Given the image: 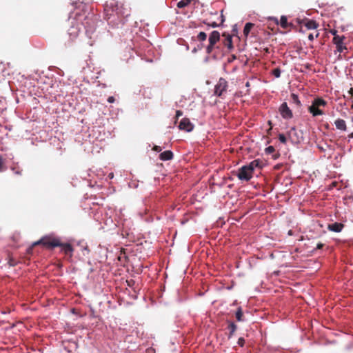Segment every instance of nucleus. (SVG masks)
Masks as SVG:
<instances>
[{
	"label": "nucleus",
	"instance_id": "10",
	"mask_svg": "<svg viewBox=\"0 0 353 353\" xmlns=\"http://www.w3.org/2000/svg\"><path fill=\"white\" fill-rule=\"evenodd\" d=\"M345 38L344 36L334 37L332 39L333 43L336 45V50L340 53L343 52L344 50H347L346 46L343 45Z\"/></svg>",
	"mask_w": 353,
	"mask_h": 353
},
{
	"label": "nucleus",
	"instance_id": "31",
	"mask_svg": "<svg viewBox=\"0 0 353 353\" xmlns=\"http://www.w3.org/2000/svg\"><path fill=\"white\" fill-rule=\"evenodd\" d=\"M204 23L207 24L206 22L204 21ZM208 26L212 27V28H216L218 26H219L221 24L220 23H217L216 22H212L211 23H208Z\"/></svg>",
	"mask_w": 353,
	"mask_h": 353
},
{
	"label": "nucleus",
	"instance_id": "34",
	"mask_svg": "<svg viewBox=\"0 0 353 353\" xmlns=\"http://www.w3.org/2000/svg\"><path fill=\"white\" fill-rule=\"evenodd\" d=\"M161 150H162V149H161V147L158 146V145H155V146H154V148H153V150H154V151H156V152H161Z\"/></svg>",
	"mask_w": 353,
	"mask_h": 353
},
{
	"label": "nucleus",
	"instance_id": "40",
	"mask_svg": "<svg viewBox=\"0 0 353 353\" xmlns=\"http://www.w3.org/2000/svg\"><path fill=\"white\" fill-rule=\"evenodd\" d=\"M9 264H10V265H12V266H13V265H15V263H14L12 260H10V261H9Z\"/></svg>",
	"mask_w": 353,
	"mask_h": 353
},
{
	"label": "nucleus",
	"instance_id": "14",
	"mask_svg": "<svg viewBox=\"0 0 353 353\" xmlns=\"http://www.w3.org/2000/svg\"><path fill=\"white\" fill-rule=\"evenodd\" d=\"M58 247L61 248V251L63 252L65 254L72 256L74 250L70 243H63L60 241V245H58Z\"/></svg>",
	"mask_w": 353,
	"mask_h": 353
},
{
	"label": "nucleus",
	"instance_id": "26",
	"mask_svg": "<svg viewBox=\"0 0 353 353\" xmlns=\"http://www.w3.org/2000/svg\"><path fill=\"white\" fill-rule=\"evenodd\" d=\"M206 38H207V34L204 32H199V34L197 36L198 40H199L201 41H205L206 39Z\"/></svg>",
	"mask_w": 353,
	"mask_h": 353
},
{
	"label": "nucleus",
	"instance_id": "15",
	"mask_svg": "<svg viewBox=\"0 0 353 353\" xmlns=\"http://www.w3.org/2000/svg\"><path fill=\"white\" fill-rule=\"evenodd\" d=\"M344 225L341 223L335 222L327 225V229L335 232H340L343 228Z\"/></svg>",
	"mask_w": 353,
	"mask_h": 353
},
{
	"label": "nucleus",
	"instance_id": "36",
	"mask_svg": "<svg viewBox=\"0 0 353 353\" xmlns=\"http://www.w3.org/2000/svg\"><path fill=\"white\" fill-rule=\"evenodd\" d=\"M324 244L322 243H319L317 245H316V249L317 250H319V249H322L323 247H324Z\"/></svg>",
	"mask_w": 353,
	"mask_h": 353
},
{
	"label": "nucleus",
	"instance_id": "19",
	"mask_svg": "<svg viewBox=\"0 0 353 353\" xmlns=\"http://www.w3.org/2000/svg\"><path fill=\"white\" fill-rule=\"evenodd\" d=\"M334 124L336 128L339 130L345 131L347 130V126L345 121L342 119H338L335 121Z\"/></svg>",
	"mask_w": 353,
	"mask_h": 353
},
{
	"label": "nucleus",
	"instance_id": "41",
	"mask_svg": "<svg viewBox=\"0 0 353 353\" xmlns=\"http://www.w3.org/2000/svg\"><path fill=\"white\" fill-rule=\"evenodd\" d=\"M349 93L351 94L352 97H353V88H350L349 90Z\"/></svg>",
	"mask_w": 353,
	"mask_h": 353
},
{
	"label": "nucleus",
	"instance_id": "27",
	"mask_svg": "<svg viewBox=\"0 0 353 353\" xmlns=\"http://www.w3.org/2000/svg\"><path fill=\"white\" fill-rule=\"evenodd\" d=\"M272 74L276 78H279L281 76V70L279 68H274L272 71Z\"/></svg>",
	"mask_w": 353,
	"mask_h": 353
},
{
	"label": "nucleus",
	"instance_id": "6",
	"mask_svg": "<svg viewBox=\"0 0 353 353\" xmlns=\"http://www.w3.org/2000/svg\"><path fill=\"white\" fill-rule=\"evenodd\" d=\"M220 40V33L216 31H212L209 36V44L206 47V53L210 54L212 52L213 50L216 48V44Z\"/></svg>",
	"mask_w": 353,
	"mask_h": 353
},
{
	"label": "nucleus",
	"instance_id": "25",
	"mask_svg": "<svg viewBox=\"0 0 353 353\" xmlns=\"http://www.w3.org/2000/svg\"><path fill=\"white\" fill-rule=\"evenodd\" d=\"M6 170V166L5 165V162L1 156H0V172H3Z\"/></svg>",
	"mask_w": 353,
	"mask_h": 353
},
{
	"label": "nucleus",
	"instance_id": "47",
	"mask_svg": "<svg viewBox=\"0 0 353 353\" xmlns=\"http://www.w3.org/2000/svg\"><path fill=\"white\" fill-rule=\"evenodd\" d=\"M352 108H353V105H352Z\"/></svg>",
	"mask_w": 353,
	"mask_h": 353
},
{
	"label": "nucleus",
	"instance_id": "28",
	"mask_svg": "<svg viewBox=\"0 0 353 353\" xmlns=\"http://www.w3.org/2000/svg\"><path fill=\"white\" fill-rule=\"evenodd\" d=\"M279 139L282 143H283V144L286 143L287 139H286L285 136L283 134H279Z\"/></svg>",
	"mask_w": 353,
	"mask_h": 353
},
{
	"label": "nucleus",
	"instance_id": "9",
	"mask_svg": "<svg viewBox=\"0 0 353 353\" xmlns=\"http://www.w3.org/2000/svg\"><path fill=\"white\" fill-rule=\"evenodd\" d=\"M279 112L282 117L285 119H290L293 117L292 110L290 109L287 103L285 102L281 105L279 108Z\"/></svg>",
	"mask_w": 353,
	"mask_h": 353
},
{
	"label": "nucleus",
	"instance_id": "44",
	"mask_svg": "<svg viewBox=\"0 0 353 353\" xmlns=\"http://www.w3.org/2000/svg\"><path fill=\"white\" fill-rule=\"evenodd\" d=\"M15 173H16L17 174H21V171L17 170V171H15Z\"/></svg>",
	"mask_w": 353,
	"mask_h": 353
},
{
	"label": "nucleus",
	"instance_id": "23",
	"mask_svg": "<svg viewBox=\"0 0 353 353\" xmlns=\"http://www.w3.org/2000/svg\"><path fill=\"white\" fill-rule=\"evenodd\" d=\"M235 317L238 321H244L243 313L242 308L241 307H239L237 309V310L235 313Z\"/></svg>",
	"mask_w": 353,
	"mask_h": 353
},
{
	"label": "nucleus",
	"instance_id": "22",
	"mask_svg": "<svg viewBox=\"0 0 353 353\" xmlns=\"http://www.w3.org/2000/svg\"><path fill=\"white\" fill-rule=\"evenodd\" d=\"M237 326L234 322H229L228 329L230 330V333L228 335L229 338H231L235 331L236 330Z\"/></svg>",
	"mask_w": 353,
	"mask_h": 353
},
{
	"label": "nucleus",
	"instance_id": "43",
	"mask_svg": "<svg viewBox=\"0 0 353 353\" xmlns=\"http://www.w3.org/2000/svg\"><path fill=\"white\" fill-rule=\"evenodd\" d=\"M113 176H114L113 173H110L108 175L109 178H110V179L113 178Z\"/></svg>",
	"mask_w": 353,
	"mask_h": 353
},
{
	"label": "nucleus",
	"instance_id": "38",
	"mask_svg": "<svg viewBox=\"0 0 353 353\" xmlns=\"http://www.w3.org/2000/svg\"><path fill=\"white\" fill-rule=\"evenodd\" d=\"M183 112L181 110H177L176 112V117L178 119L179 117L182 116Z\"/></svg>",
	"mask_w": 353,
	"mask_h": 353
},
{
	"label": "nucleus",
	"instance_id": "39",
	"mask_svg": "<svg viewBox=\"0 0 353 353\" xmlns=\"http://www.w3.org/2000/svg\"><path fill=\"white\" fill-rule=\"evenodd\" d=\"M308 39L310 41H313L314 39V37L313 34L311 33L308 35Z\"/></svg>",
	"mask_w": 353,
	"mask_h": 353
},
{
	"label": "nucleus",
	"instance_id": "30",
	"mask_svg": "<svg viewBox=\"0 0 353 353\" xmlns=\"http://www.w3.org/2000/svg\"><path fill=\"white\" fill-rule=\"evenodd\" d=\"M237 343L241 346L243 347L245 344V339L242 337L239 338L238 339Z\"/></svg>",
	"mask_w": 353,
	"mask_h": 353
},
{
	"label": "nucleus",
	"instance_id": "33",
	"mask_svg": "<svg viewBox=\"0 0 353 353\" xmlns=\"http://www.w3.org/2000/svg\"><path fill=\"white\" fill-rule=\"evenodd\" d=\"M330 32L334 35V37H339V35H337V30H334V29H332L330 30Z\"/></svg>",
	"mask_w": 353,
	"mask_h": 353
},
{
	"label": "nucleus",
	"instance_id": "21",
	"mask_svg": "<svg viewBox=\"0 0 353 353\" xmlns=\"http://www.w3.org/2000/svg\"><path fill=\"white\" fill-rule=\"evenodd\" d=\"M290 99H291V102L292 103L295 104L297 107L299 108L301 106V103L299 101V97L296 94H294V93L291 94Z\"/></svg>",
	"mask_w": 353,
	"mask_h": 353
},
{
	"label": "nucleus",
	"instance_id": "13",
	"mask_svg": "<svg viewBox=\"0 0 353 353\" xmlns=\"http://www.w3.org/2000/svg\"><path fill=\"white\" fill-rule=\"evenodd\" d=\"M80 29L81 28H79V24L77 23L72 24L71 26V27L68 30V34L72 40H74L78 37L79 33L80 32Z\"/></svg>",
	"mask_w": 353,
	"mask_h": 353
},
{
	"label": "nucleus",
	"instance_id": "29",
	"mask_svg": "<svg viewBox=\"0 0 353 353\" xmlns=\"http://www.w3.org/2000/svg\"><path fill=\"white\" fill-rule=\"evenodd\" d=\"M275 150L273 146H269L265 149L266 153L271 154L274 152Z\"/></svg>",
	"mask_w": 353,
	"mask_h": 353
},
{
	"label": "nucleus",
	"instance_id": "3",
	"mask_svg": "<svg viewBox=\"0 0 353 353\" xmlns=\"http://www.w3.org/2000/svg\"><path fill=\"white\" fill-rule=\"evenodd\" d=\"M326 105L327 102L324 99L321 98H316L314 99L312 105L308 108V111L313 117L323 115L324 113L321 109V107H325Z\"/></svg>",
	"mask_w": 353,
	"mask_h": 353
},
{
	"label": "nucleus",
	"instance_id": "12",
	"mask_svg": "<svg viewBox=\"0 0 353 353\" xmlns=\"http://www.w3.org/2000/svg\"><path fill=\"white\" fill-rule=\"evenodd\" d=\"M179 128L181 130L186 132H191L193 130L194 125L190 122L188 118H183L179 123Z\"/></svg>",
	"mask_w": 353,
	"mask_h": 353
},
{
	"label": "nucleus",
	"instance_id": "7",
	"mask_svg": "<svg viewBox=\"0 0 353 353\" xmlns=\"http://www.w3.org/2000/svg\"><path fill=\"white\" fill-rule=\"evenodd\" d=\"M96 21L97 19L93 14L85 17L84 21L82 22V25L84 26L85 32L88 35L94 31Z\"/></svg>",
	"mask_w": 353,
	"mask_h": 353
},
{
	"label": "nucleus",
	"instance_id": "1",
	"mask_svg": "<svg viewBox=\"0 0 353 353\" xmlns=\"http://www.w3.org/2000/svg\"><path fill=\"white\" fill-rule=\"evenodd\" d=\"M104 11L108 23L112 26L123 24V19L130 15V9L115 0L108 1L105 5Z\"/></svg>",
	"mask_w": 353,
	"mask_h": 353
},
{
	"label": "nucleus",
	"instance_id": "17",
	"mask_svg": "<svg viewBox=\"0 0 353 353\" xmlns=\"http://www.w3.org/2000/svg\"><path fill=\"white\" fill-rule=\"evenodd\" d=\"M223 37H225L223 44L225 47H227L229 50L233 49V43H232V36L229 34L223 33L222 34Z\"/></svg>",
	"mask_w": 353,
	"mask_h": 353
},
{
	"label": "nucleus",
	"instance_id": "42",
	"mask_svg": "<svg viewBox=\"0 0 353 353\" xmlns=\"http://www.w3.org/2000/svg\"><path fill=\"white\" fill-rule=\"evenodd\" d=\"M348 137L353 139V132L348 135Z\"/></svg>",
	"mask_w": 353,
	"mask_h": 353
},
{
	"label": "nucleus",
	"instance_id": "18",
	"mask_svg": "<svg viewBox=\"0 0 353 353\" xmlns=\"http://www.w3.org/2000/svg\"><path fill=\"white\" fill-rule=\"evenodd\" d=\"M173 157V152L170 150L164 151L159 154V159L164 161L172 159Z\"/></svg>",
	"mask_w": 353,
	"mask_h": 353
},
{
	"label": "nucleus",
	"instance_id": "8",
	"mask_svg": "<svg viewBox=\"0 0 353 353\" xmlns=\"http://www.w3.org/2000/svg\"><path fill=\"white\" fill-rule=\"evenodd\" d=\"M228 82L223 78H220L214 88V94L218 97H222L227 91Z\"/></svg>",
	"mask_w": 353,
	"mask_h": 353
},
{
	"label": "nucleus",
	"instance_id": "20",
	"mask_svg": "<svg viewBox=\"0 0 353 353\" xmlns=\"http://www.w3.org/2000/svg\"><path fill=\"white\" fill-rule=\"evenodd\" d=\"M254 24L252 23H246L245 27L243 28V34L245 37L249 35V33L252 28L254 27Z\"/></svg>",
	"mask_w": 353,
	"mask_h": 353
},
{
	"label": "nucleus",
	"instance_id": "35",
	"mask_svg": "<svg viewBox=\"0 0 353 353\" xmlns=\"http://www.w3.org/2000/svg\"><path fill=\"white\" fill-rule=\"evenodd\" d=\"M108 101L110 103H114L115 101V99L114 97L110 96L108 98Z\"/></svg>",
	"mask_w": 353,
	"mask_h": 353
},
{
	"label": "nucleus",
	"instance_id": "2",
	"mask_svg": "<svg viewBox=\"0 0 353 353\" xmlns=\"http://www.w3.org/2000/svg\"><path fill=\"white\" fill-rule=\"evenodd\" d=\"M261 161L255 159L248 165H245L240 168L238 170L236 176L241 181H250L253 176L254 170L256 168H261Z\"/></svg>",
	"mask_w": 353,
	"mask_h": 353
},
{
	"label": "nucleus",
	"instance_id": "5",
	"mask_svg": "<svg viewBox=\"0 0 353 353\" xmlns=\"http://www.w3.org/2000/svg\"><path fill=\"white\" fill-rule=\"evenodd\" d=\"M220 40V33L216 31H212L209 36V44L206 47V53L210 54L212 52L213 50L216 48V44Z\"/></svg>",
	"mask_w": 353,
	"mask_h": 353
},
{
	"label": "nucleus",
	"instance_id": "37",
	"mask_svg": "<svg viewBox=\"0 0 353 353\" xmlns=\"http://www.w3.org/2000/svg\"><path fill=\"white\" fill-rule=\"evenodd\" d=\"M236 59V57L234 54L231 55V57L228 59V62H232Z\"/></svg>",
	"mask_w": 353,
	"mask_h": 353
},
{
	"label": "nucleus",
	"instance_id": "11",
	"mask_svg": "<svg viewBox=\"0 0 353 353\" xmlns=\"http://www.w3.org/2000/svg\"><path fill=\"white\" fill-rule=\"evenodd\" d=\"M299 24H303L308 30L316 29L319 24L314 20L304 19L303 20L297 19Z\"/></svg>",
	"mask_w": 353,
	"mask_h": 353
},
{
	"label": "nucleus",
	"instance_id": "46",
	"mask_svg": "<svg viewBox=\"0 0 353 353\" xmlns=\"http://www.w3.org/2000/svg\"><path fill=\"white\" fill-rule=\"evenodd\" d=\"M351 121H352V122L353 123V117H352Z\"/></svg>",
	"mask_w": 353,
	"mask_h": 353
},
{
	"label": "nucleus",
	"instance_id": "24",
	"mask_svg": "<svg viewBox=\"0 0 353 353\" xmlns=\"http://www.w3.org/2000/svg\"><path fill=\"white\" fill-rule=\"evenodd\" d=\"M192 0H181L179 1L176 4L177 8H183L186 6H188Z\"/></svg>",
	"mask_w": 353,
	"mask_h": 353
},
{
	"label": "nucleus",
	"instance_id": "32",
	"mask_svg": "<svg viewBox=\"0 0 353 353\" xmlns=\"http://www.w3.org/2000/svg\"><path fill=\"white\" fill-rule=\"evenodd\" d=\"M223 12V10H221V14L220 16V23H219L221 25L223 24V22L225 21V17H224Z\"/></svg>",
	"mask_w": 353,
	"mask_h": 353
},
{
	"label": "nucleus",
	"instance_id": "4",
	"mask_svg": "<svg viewBox=\"0 0 353 353\" xmlns=\"http://www.w3.org/2000/svg\"><path fill=\"white\" fill-rule=\"evenodd\" d=\"M39 244H42L47 248L52 249L60 245V240L52 236H46L34 243V245Z\"/></svg>",
	"mask_w": 353,
	"mask_h": 353
},
{
	"label": "nucleus",
	"instance_id": "45",
	"mask_svg": "<svg viewBox=\"0 0 353 353\" xmlns=\"http://www.w3.org/2000/svg\"><path fill=\"white\" fill-rule=\"evenodd\" d=\"M319 33H316L315 37L317 38L319 37Z\"/></svg>",
	"mask_w": 353,
	"mask_h": 353
},
{
	"label": "nucleus",
	"instance_id": "16",
	"mask_svg": "<svg viewBox=\"0 0 353 353\" xmlns=\"http://www.w3.org/2000/svg\"><path fill=\"white\" fill-rule=\"evenodd\" d=\"M274 21L276 24L279 23L280 26L284 29H287L292 26V23L288 22V19L285 16H281L279 22L277 19H275Z\"/></svg>",
	"mask_w": 353,
	"mask_h": 353
}]
</instances>
